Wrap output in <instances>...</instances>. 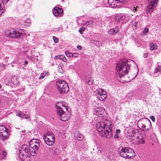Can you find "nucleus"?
I'll return each mask as SVG.
<instances>
[{
	"label": "nucleus",
	"instance_id": "obj_1",
	"mask_svg": "<svg viewBox=\"0 0 161 161\" xmlns=\"http://www.w3.org/2000/svg\"><path fill=\"white\" fill-rule=\"evenodd\" d=\"M112 125V123L108 120L99 122L97 124V131L102 137L109 139L113 135Z\"/></svg>",
	"mask_w": 161,
	"mask_h": 161
},
{
	"label": "nucleus",
	"instance_id": "obj_2",
	"mask_svg": "<svg viewBox=\"0 0 161 161\" xmlns=\"http://www.w3.org/2000/svg\"><path fill=\"white\" fill-rule=\"evenodd\" d=\"M56 107L57 109V113L59 116L60 119L63 121H66L69 118L70 115V113L68 112L66 113V111H68L67 104L65 102H59L56 104Z\"/></svg>",
	"mask_w": 161,
	"mask_h": 161
},
{
	"label": "nucleus",
	"instance_id": "obj_3",
	"mask_svg": "<svg viewBox=\"0 0 161 161\" xmlns=\"http://www.w3.org/2000/svg\"><path fill=\"white\" fill-rule=\"evenodd\" d=\"M116 69L118 73V78H122L128 74L130 66L129 64L125 62H123L116 64Z\"/></svg>",
	"mask_w": 161,
	"mask_h": 161
},
{
	"label": "nucleus",
	"instance_id": "obj_4",
	"mask_svg": "<svg viewBox=\"0 0 161 161\" xmlns=\"http://www.w3.org/2000/svg\"><path fill=\"white\" fill-rule=\"evenodd\" d=\"M31 155V152L30 151V147L26 145H23L19 149V157L22 161H28L25 158H30Z\"/></svg>",
	"mask_w": 161,
	"mask_h": 161
},
{
	"label": "nucleus",
	"instance_id": "obj_5",
	"mask_svg": "<svg viewBox=\"0 0 161 161\" xmlns=\"http://www.w3.org/2000/svg\"><path fill=\"white\" fill-rule=\"evenodd\" d=\"M120 154L122 157L127 159L133 158L135 156L134 151L128 147H122L120 151Z\"/></svg>",
	"mask_w": 161,
	"mask_h": 161
},
{
	"label": "nucleus",
	"instance_id": "obj_6",
	"mask_svg": "<svg viewBox=\"0 0 161 161\" xmlns=\"http://www.w3.org/2000/svg\"><path fill=\"white\" fill-rule=\"evenodd\" d=\"M57 90L59 93L62 94L67 93L69 90V87L66 82L63 80H59L56 82Z\"/></svg>",
	"mask_w": 161,
	"mask_h": 161
},
{
	"label": "nucleus",
	"instance_id": "obj_7",
	"mask_svg": "<svg viewBox=\"0 0 161 161\" xmlns=\"http://www.w3.org/2000/svg\"><path fill=\"white\" fill-rule=\"evenodd\" d=\"M40 141L38 139H32L30 142L29 145L30 151L31 152V155H36V152L39 148Z\"/></svg>",
	"mask_w": 161,
	"mask_h": 161
},
{
	"label": "nucleus",
	"instance_id": "obj_8",
	"mask_svg": "<svg viewBox=\"0 0 161 161\" xmlns=\"http://www.w3.org/2000/svg\"><path fill=\"white\" fill-rule=\"evenodd\" d=\"M95 92L100 100L103 101L106 99L107 97L106 92L104 90L98 88L95 91Z\"/></svg>",
	"mask_w": 161,
	"mask_h": 161
},
{
	"label": "nucleus",
	"instance_id": "obj_9",
	"mask_svg": "<svg viewBox=\"0 0 161 161\" xmlns=\"http://www.w3.org/2000/svg\"><path fill=\"white\" fill-rule=\"evenodd\" d=\"M8 134L6 128L4 125H0V136L2 137L3 140L7 138Z\"/></svg>",
	"mask_w": 161,
	"mask_h": 161
},
{
	"label": "nucleus",
	"instance_id": "obj_10",
	"mask_svg": "<svg viewBox=\"0 0 161 161\" xmlns=\"http://www.w3.org/2000/svg\"><path fill=\"white\" fill-rule=\"evenodd\" d=\"M22 34L18 31H12L9 32L7 34L8 36L16 38H21Z\"/></svg>",
	"mask_w": 161,
	"mask_h": 161
},
{
	"label": "nucleus",
	"instance_id": "obj_11",
	"mask_svg": "<svg viewBox=\"0 0 161 161\" xmlns=\"http://www.w3.org/2000/svg\"><path fill=\"white\" fill-rule=\"evenodd\" d=\"M161 72V65L158 64H157L154 70L152 73V76L153 77H157L160 74Z\"/></svg>",
	"mask_w": 161,
	"mask_h": 161
},
{
	"label": "nucleus",
	"instance_id": "obj_12",
	"mask_svg": "<svg viewBox=\"0 0 161 161\" xmlns=\"http://www.w3.org/2000/svg\"><path fill=\"white\" fill-rule=\"evenodd\" d=\"M104 110L102 108H97L95 109L94 114L97 115L99 117H101L104 115Z\"/></svg>",
	"mask_w": 161,
	"mask_h": 161
},
{
	"label": "nucleus",
	"instance_id": "obj_13",
	"mask_svg": "<svg viewBox=\"0 0 161 161\" xmlns=\"http://www.w3.org/2000/svg\"><path fill=\"white\" fill-rule=\"evenodd\" d=\"M63 12V10L62 8H59L57 7L54 8L53 10V13L54 15L56 17L60 16V14Z\"/></svg>",
	"mask_w": 161,
	"mask_h": 161
},
{
	"label": "nucleus",
	"instance_id": "obj_14",
	"mask_svg": "<svg viewBox=\"0 0 161 161\" xmlns=\"http://www.w3.org/2000/svg\"><path fill=\"white\" fill-rule=\"evenodd\" d=\"M55 138L54 136L51 132H47L43 137L44 140L45 142H47L49 139L51 138Z\"/></svg>",
	"mask_w": 161,
	"mask_h": 161
},
{
	"label": "nucleus",
	"instance_id": "obj_15",
	"mask_svg": "<svg viewBox=\"0 0 161 161\" xmlns=\"http://www.w3.org/2000/svg\"><path fill=\"white\" fill-rule=\"evenodd\" d=\"M55 138L54 136L51 132H47L43 137L44 140L45 142H47L49 139L51 138Z\"/></svg>",
	"mask_w": 161,
	"mask_h": 161
},
{
	"label": "nucleus",
	"instance_id": "obj_16",
	"mask_svg": "<svg viewBox=\"0 0 161 161\" xmlns=\"http://www.w3.org/2000/svg\"><path fill=\"white\" fill-rule=\"evenodd\" d=\"M128 15L127 14H119L117 15L115 17V20L117 21H119V20L123 21L125 19L127 18Z\"/></svg>",
	"mask_w": 161,
	"mask_h": 161
},
{
	"label": "nucleus",
	"instance_id": "obj_17",
	"mask_svg": "<svg viewBox=\"0 0 161 161\" xmlns=\"http://www.w3.org/2000/svg\"><path fill=\"white\" fill-rule=\"evenodd\" d=\"M158 46L156 44L152 43V53L155 54L156 53H159L160 51L158 49Z\"/></svg>",
	"mask_w": 161,
	"mask_h": 161
},
{
	"label": "nucleus",
	"instance_id": "obj_18",
	"mask_svg": "<svg viewBox=\"0 0 161 161\" xmlns=\"http://www.w3.org/2000/svg\"><path fill=\"white\" fill-rule=\"evenodd\" d=\"M74 136L75 138L79 141L82 140L84 138V136L79 131H76L74 134Z\"/></svg>",
	"mask_w": 161,
	"mask_h": 161
},
{
	"label": "nucleus",
	"instance_id": "obj_19",
	"mask_svg": "<svg viewBox=\"0 0 161 161\" xmlns=\"http://www.w3.org/2000/svg\"><path fill=\"white\" fill-rule=\"evenodd\" d=\"M118 31V29L117 28H114L110 29L108 31V33L109 34L114 35L117 33Z\"/></svg>",
	"mask_w": 161,
	"mask_h": 161
},
{
	"label": "nucleus",
	"instance_id": "obj_20",
	"mask_svg": "<svg viewBox=\"0 0 161 161\" xmlns=\"http://www.w3.org/2000/svg\"><path fill=\"white\" fill-rule=\"evenodd\" d=\"M9 0H2V2L3 3V4H2V3L0 4V15H1L3 13L4 11V9L3 8H2L1 7L2 6H4V4L7 3L8 1Z\"/></svg>",
	"mask_w": 161,
	"mask_h": 161
},
{
	"label": "nucleus",
	"instance_id": "obj_21",
	"mask_svg": "<svg viewBox=\"0 0 161 161\" xmlns=\"http://www.w3.org/2000/svg\"><path fill=\"white\" fill-rule=\"evenodd\" d=\"M149 2V4L147 5V7L146 8L145 11L146 13L148 14V13H151V1L150 0H148Z\"/></svg>",
	"mask_w": 161,
	"mask_h": 161
},
{
	"label": "nucleus",
	"instance_id": "obj_22",
	"mask_svg": "<svg viewBox=\"0 0 161 161\" xmlns=\"http://www.w3.org/2000/svg\"><path fill=\"white\" fill-rule=\"evenodd\" d=\"M158 1V0H152V12L153 11V9L156 7Z\"/></svg>",
	"mask_w": 161,
	"mask_h": 161
},
{
	"label": "nucleus",
	"instance_id": "obj_23",
	"mask_svg": "<svg viewBox=\"0 0 161 161\" xmlns=\"http://www.w3.org/2000/svg\"><path fill=\"white\" fill-rule=\"evenodd\" d=\"M45 142L48 145H52L55 143V138L49 139L47 141V142Z\"/></svg>",
	"mask_w": 161,
	"mask_h": 161
},
{
	"label": "nucleus",
	"instance_id": "obj_24",
	"mask_svg": "<svg viewBox=\"0 0 161 161\" xmlns=\"http://www.w3.org/2000/svg\"><path fill=\"white\" fill-rule=\"evenodd\" d=\"M138 137V142L140 143L144 144L145 143L144 140H143V137L141 136H139L137 137Z\"/></svg>",
	"mask_w": 161,
	"mask_h": 161
},
{
	"label": "nucleus",
	"instance_id": "obj_25",
	"mask_svg": "<svg viewBox=\"0 0 161 161\" xmlns=\"http://www.w3.org/2000/svg\"><path fill=\"white\" fill-rule=\"evenodd\" d=\"M17 115V116H19L20 117L23 118V117L24 115V114L23 113V112L20 111H18L16 113Z\"/></svg>",
	"mask_w": 161,
	"mask_h": 161
},
{
	"label": "nucleus",
	"instance_id": "obj_26",
	"mask_svg": "<svg viewBox=\"0 0 161 161\" xmlns=\"http://www.w3.org/2000/svg\"><path fill=\"white\" fill-rule=\"evenodd\" d=\"M64 56L62 55H60L55 56L54 58L55 59H64Z\"/></svg>",
	"mask_w": 161,
	"mask_h": 161
},
{
	"label": "nucleus",
	"instance_id": "obj_27",
	"mask_svg": "<svg viewBox=\"0 0 161 161\" xmlns=\"http://www.w3.org/2000/svg\"><path fill=\"white\" fill-rule=\"evenodd\" d=\"M92 23V22L91 21H86L84 23H81V25L83 26L85 25H88L89 24H91Z\"/></svg>",
	"mask_w": 161,
	"mask_h": 161
},
{
	"label": "nucleus",
	"instance_id": "obj_28",
	"mask_svg": "<svg viewBox=\"0 0 161 161\" xmlns=\"http://www.w3.org/2000/svg\"><path fill=\"white\" fill-rule=\"evenodd\" d=\"M46 75V74L45 72V73L43 72V73H42L41 74V75L40 76L39 79H43L44 78V77Z\"/></svg>",
	"mask_w": 161,
	"mask_h": 161
},
{
	"label": "nucleus",
	"instance_id": "obj_29",
	"mask_svg": "<svg viewBox=\"0 0 161 161\" xmlns=\"http://www.w3.org/2000/svg\"><path fill=\"white\" fill-rule=\"evenodd\" d=\"M87 83L88 85H92L93 83V81L91 78H89L88 79Z\"/></svg>",
	"mask_w": 161,
	"mask_h": 161
},
{
	"label": "nucleus",
	"instance_id": "obj_30",
	"mask_svg": "<svg viewBox=\"0 0 161 161\" xmlns=\"http://www.w3.org/2000/svg\"><path fill=\"white\" fill-rule=\"evenodd\" d=\"M85 30V28L84 27H81L79 30V32L81 34L82 33V32L84 31Z\"/></svg>",
	"mask_w": 161,
	"mask_h": 161
},
{
	"label": "nucleus",
	"instance_id": "obj_31",
	"mask_svg": "<svg viewBox=\"0 0 161 161\" xmlns=\"http://www.w3.org/2000/svg\"><path fill=\"white\" fill-rule=\"evenodd\" d=\"M53 38L55 43H57L58 42V39L57 37L55 36H53Z\"/></svg>",
	"mask_w": 161,
	"mask_h": 161
},
{
	"label": "nucleus",
	"instance_id": "obj_32",
	"mask_svg": "<svg viewBox=\"0 0 161 161\" xmlns=\"http://www.w3.org/2000/svg\"><path fill=\"white\" fill-rule=\"evenodd\" d=\"M148 29L147 28L145 27L143 30V32L144 34H146L148 32Z\"/></svg>",
	"mask_w": 161,
	"mask_h": 161
},
{
	"label": "nucleus",
	"instance_id": "obj_33",
	"mask_svg": "<svg viewBox=\"0 0 161 161\" xmlns=\"http://www.w3.org/2000/svg\"><path fill=\"white\" fill-rule=\"evenodd\" d=\"M65 54L67 57H71V53L69 51H67L65 52Z\"/></svg>",
	"mask_w": 161,
	"mask_h": 161
},
{
	"label": "nucleus",
	"instance_id": "obj_34",
	"mask_svg": "<svg viewBox=\"0 0 161 161\" xmlns=\"http://www.w3.org/2000/svg\"><path fill=\"white\" fill-rule=\"evenodd\" d=\"M7 155V153L6 151H3L2 152V155L3 158L6 157Z\"/></svg>",
	"mask_w": 161,
	"mask_h": 161
},
{
	"label": "nucleus",
	"instance_id": "obj_35",
	"mask_svg": "<svg viewBox=\"0 0 161 161\" xmlns=\"http://www.w3.org/2000/svg\"><path fill=\"white\" fill-rule=\"evenodd\" d=\"M114 1H115L116 3H123L125 0H113Z\"/></svg>",
	"mask_w": 161,
	"mask_h": 161
},
{
	"label": "nucleus",
	"instance_id": "obj_36",
	"mask_svg": "<svg viewBox=\"0 0 161 161\" xmlns=\"http://www.w3.org/2000/svg\"><path fill=\"white\" fill-rule=\"evenodd\" d=\"M29 118L30 116L29 115L24 114V115L23 118L25 119H29Z\"/></svg>",
	"mask_w": 161,
	"mask_h": 161
},
{
	"label": "nucleus",
	"instance_id": "obj_37",
	"mask_svg": "<svg viewBox=\"0 0 161 161\" xmlns=\"http://www.w3.org/2000/svg\"><path fill=\"white\" fill-rule=\"evenodd\" d=\"M142 128L143 129V130L144 129L145 130H148L149 128H147L146 126L144 125L142 127Z\"/></svg>",
	"mask_w": 161,
	"mask_h": 161
},
{
	"label": "nucleus",
	"instance_id": "obj_38",
	"mask_svg": "<svg viewBox=\"0 0 161 161\" xmlns=\"http://www.w3.org/2000/svg\"><path fill=\"white\" fill-rule=\"evenodd\" d=\"M119 137L118 135V134H116L115 135H114V137L115 139H116L118 138Z\"/></svg>",
	"mask_w": 161,
	"mask_h": 161
},
{
	"label": "nucleus",
	"instance_id": "obj_39",
	"mask_svg": "<svg viewBox=\"0 0 161 161\" xmlns=\"http://www.w3.org/2000/svg\"><path fill=\"white\" fill-rule=\"evenodd\" d=\"M77 48L79 50H81L82 49V47L78 45L77 47Z\"/></svg>",
	"mask_w": 161,
	"mask_h": 161
},
{
	"label": "nucleus",
	"instance_id": "obj_40",
	"mask_svg": "<svg viewBox=\"0 0 161 161\" xmlns=\"http://www.w3.org/2000/svg\"><path fill=\"white\" fill-rule=\"evenodd\" d=\"M120 132V130L117 129L116 130V133L117 134L119 133Z\"/></svg>",
	"mask_w": 161,
	"mask_h": 161
},
{
	"label": "nucleus",
	"instance_id": "obj_41",
	"mask_svg": "<svg viewBox=\"0 0 161 161\" xmlns=\"http://www.w3.org/2000/svg\"><path fill=\"white\" fill-rule=\"evenodd\" d=\"M155 120V117L153 116L152 115V120L153 122H154Z\"/></svg>",
	"mask_w": 161,
	"mask_h": 161
},
{
	"label": "nucleus",
	"instance_id": "obj_42",
	"mask_svg": "<svg viewBox=\"0 0 161 161\" xmlns=\"http://www.w3.org/2000/svg\"><path fill=\"white\" fill-rule=\"evenodd\" d=\"M148 55V54L147 53H145L144 54L143 57L144 58H146Z\"/></svg>",
	"mask_w": 161,
	"mask_h": 161
},
{
	"label": "nucleus",
	"instance_id": "obj_43",
	"mask_svg": "<svg viewBox=\"0 0 161 161\" xmlns=\"http://www.w3.org/2000/svg\"><path fill=\"white\" fill-rule=\"evenodd\" d=\"M78 54L77 53H74V57H78Z\"/></svg>",
	"mask_w": 161,
	"mask_h": 161
},
{
	"label": "nucleus",
	"instance_id": "obj_44",
	"mask_svg": "<svg viewBox=\"0 0 161 161\" xmlns=\"http://www.w3.org/2000/svg\"><path fill=\"white\" fill-rule=\"evenodd\" d=\"M114 3V2H112L110 4V6L113 7V5H114V6H115Z\"/></svg>",
	"mask_w": 161,
	"mask_h": 161
},
{
	"label": "nucleus",
	"instance_id": "obj_45",
	"mask_svg": "<svg viewBox=\"0 0 161 161\" xmlns=\"http://www.w3.org/2000/svg\"><path fill=\"white\" fill-rule=\"evenodd\" d=\"M62 60L63 61H64V62H65L67 61V60H66L65 56H64V58L62 59Z\"/></svg>",
	"mask_w": 161,
	"mask_h": 161
},
{
	"label": "nucleus",
	"instance_id": "obj_46",
	"mask_svg": "<svg viewBox=\"0 0 161 161\" xmlns=\"http://www.w3.org/2000/svg\"><path fill=\"white\" fill-rule=\"evenodd\" d=\"M57 30V31H60V30H61V28L60 27H58V28L56 29Z\"/></svg>",
	"mask_w": 161,
	"mask_h": 161
},
{
	"label": "nucleus",
	"instance_id": "obj_47",
	"mask_svg": "<svg viewBox=\"0 0 161 161\" xmlns=\"http://www.w3.org/2000/svg\"><path fill=\"white\" fill-rule=\"evenodd\" d=\"M138 7H137L136 8H135V7H134V9H133V11H136V8H137Z\"/></svg>",
	"mask_w": 161,
	"mask_h": 161
},
{
	"label": "nucleus",
	"instance_id": "obj_48",
	"mask_svg": "<svg viewBox=\"0 0 161 161\" xmlns=\"http://www.w3.org/2000/svg\"><path fill=\"white\" fill-rule=\"evenodd\" d=\"M74 53H71V57H74Z\"/></svg>",
	"mask_w": 161,
	"mask_h": 161
},
{
	"label": "nucleus",
	"instance_id": "obj_49",
	"mask_svg": "<svg viewBox=\"0 0 161 161\" xmlns=\"http://www.w3.org/2000/svg\"><path fill=\"white\" fill-rule=\"evenodd\" d=\"M111 0H108V3L109 4H110V5L111 4Z\"/></svg>",
	"mask_w": 161,
	"mask_h": 161
},
{
	"label": "nucleus",
	"instance_id": "obj_50",
	"mask_svg": "<svg viewBox=\"0 0 161 161\" xmlns=\"http://www.w3.org/2000/svg\"><path fill=\"white\" fill-rule=\"evenodd\" d=\"M24 63L25 64H27L28 63V62L26 60H25V62H24Z\"/></svg>",
	"mask_w": 161,
	"mask_h": 161
},
{
	"label": "nucleus",
	"instance_id": "obj_51",
	"mask_svg": "<svg viewBox=\"0 0 161 161\" xmlns=\"http://www.w3.org/2000/svg\"><path fill=\"white\" fill-rule=\"evenodd\" d=\"M2 67H3V68H4L5 67V65L3 64H2Z\"/></svg>",
	"mask_w": 161,
	"mask_h": 161
},
{
	"label": "nucleus",
	"instance_id": "obj_52",
	"mask_svg": "<svg viewBox=\"0 0 161 161\" xmlns=\"http://www.w3.org/2000/svg\"><path fill=\"white\" fill-rule=\"evenodd\" d=\"M98 152L99 153H101V150H98Z\"/></svg>",
	"mask_w": 161,
	"mask_h": 161
},
{
	"label": "nucleus",
	"instance_id": "obj_53",
	"mask_svg": "<svg viewBox=\"0 0 161 161\" xmlns=\"http://www.w3.org/2000/svg\"><path fill=\"white\" fill-rule=\"evenodd\" d=\"M149 46H150V50H151V43H150L149 45Z\"/></svg>",
	"mask_w": 161,
	"mask_h": 161
},
{
	"label": "nucleus",
	"instance_id": "obj_54",
	"mask_svg": "<svg viewBox=\"0 0 161 161\" xmlns=\"http://www.w3.org/2000/svg\"><path fill=\"white\" fill-rule=\"evenodd\" d=\"M146 86H147V88H149L148 85H146Z\"/></svg>",
	"mask_w": 161,
	"mask_h": 161
},
{
	"label": "nucleus",
	"instance_id": "obj_55",
	"mask_svg": "<svg viewBox=\"0 0 161 161\" xmlns=\"http://www.w3.org/2000/svg\"><path fill=\"white\" fill-rule=\"evenodd\" d=\"M140 123V121H138V125H139Z\"/></svg>",
	"mask_w": 161,
	"mask_h": 161
},
{
	"label": "nucleus",
	"instance_id": "obj_56",
	"mask_svg": "<svg viewBox=\"0 0 161 161\" xmlns=\"http://www.w3.org/2000/svg\"><path fill=\"white\" fill-rule=\"evenodd\" d=\"M109 159H112V158L111 157H109Z\"/></svg>",
	"mask_w": 161,
	"mask_h": 161
},
{
	"label": "nucleus",
	"instance_id": "obj_57",
	"mask_svg": "<svg viewBox=\"0 0 161 161\" xmlns=\"http://www.w3.org/2000/svg\"><path fill=\"white\" fill-rule=\"evenodd\" d=\"M2 87V86L0 84V89Z\"/></svg>",
	"mask_w": 161,
	"mask_h": 161
},
{
	"label": "nucleus",
	"instance_id": "obj_58",
	"mask_svg": "<svg viewBox=\"0 0 161 161\" xmlns=\"http://www.w3.org/2000/svg\"><path fill=\"white\" fill-rule=\"evenodd\" d=\"M137 23L136 22H135V25H137Z\"/></svg>",
	"mask_w": 161,
	"mask_h": 161
},
{
	"label": "nucleus",
	"instance_id": "obj_59",
	"mask_svg": "<svg viewBox=\"0 0 161 161\" xmlns=\"http://www.w3.org/2000/svg\"><path fill=\"white\" fill-rule=\"evenodd\" d=\"M61 1H62V2H64V0H61Z\"/></svg>",
	"mask_w": 161,
	"mask_h": 161
},
{
	"label": "nucleus",
	"instance_id": "obj_60",
	"mask_svg": "<svg viewBox=\"0 0 161 161\" xmlns=\"http://www.w3.org/2000/svg\"><path fill=\"white\" fill-rule=\"evenodd\" d=\"M11 66H12V67H13L14 66V65H11Z\"/></svg>",
	"mask_w": 161,
	"mask_h": 161
},
{
	"label": "nucleus",
	"instance_id": "obj_61",
	"mask_svg": "<svg viewBox=\"0 0 161 161\" xmlns=\"http://www.w3.org/2000/svg\"><path fill=\"white\" fill-rule=\"evenodd\" d=\"M149 118H150V119H151V116H149Z\"/></svg>",
	"mask_w": 161,
	"mask_h": 161
},
{
	"label": "nucleus",
	"instance_id": "obj_62",
	"mask_svg": "<svg viewBox=\"0 0 161 161\" xmlns=\"http://www.w3.org/2000/svg\"><path fill=\"white\" fill-rule=\"evenodd\" d=\"M149 121H150V124H151V122H150V121L149 120Z\"/></svg>",
	"mask_w": 161,
	"mask_h": 161
}]
</instances>
